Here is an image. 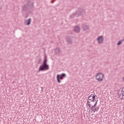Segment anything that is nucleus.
<instances>
[{"label": "nucleus", "mask_w": 124, "mask_h": 124, "mask_svg": "<svg viewBox=\"0 0 124 124\" xmlns=\"http://www.w3.org/2000/svg\"><path fill=\"white\" fill-rule=\"evenodd\" d=\"M95 78L97 81H99V82H101L104 78V75L101 73H97L95 76Z\"/></svg>", "instance_id": "nucleus-3"}, {"label": "nucleus", "mask_w": 124, "mask_h": 124, "mask_svg": "<svg viewBox=\"0 0 124 124\" xmlns=\"http://www.w3.org/2000/svg\"><path fill=\"white\" fill-rule=\"evenodd\" d=\"M56 78L58 83H61V80H60H60H62V79H63V78L61 77V75L59 74L57 75Z\"/></svg>", "instance_id": "nucleus-11"}, {"label": "nucleus", "mask_w": 124, "mask_h": 124, "mask_svg": "<svg viewBox=\"0 0 124 124\" xmlns=\"http://www.w3.org/2000/svg\"><path fill=\"white\" fill-rule=\"evenodd\" d=\"M103 36H99L97 38V41L98 43L101 44L102 42H103Z\"/></svg>", "instance_id": "nucleus-9"}, {"label": "nucleus", "mask_w": 124, "mask_h": 124, "mask_svg": "<svg viewBox=\"0 0 124 124\" xmlns=\"http://www.w3.org/2000/svg\"><path fill=\"white\" fill-rule=\"evenodd\" d=\"M119 95L118 96L121 99H123V98H124V93H119Z\"/></svg>", "instance_id": "nucleus-15"}, {"label": "nucleus", "mask_w": 124, "mask_h": 124, "mask_svg": "<svg viewBox=\"0 0 124 124\" xmlns=\"http://www.w3.org/2000/svg\"><path fill=\"white\" fill-rule=\"evenodd\" d=\"M51 3H54V0L51 1Z\"/></svg>", "instance_id": "nucleus-20"}, {"label": "nucleus", "mask_w": 124, "mask_h": 124, "mask_svg": "<svg viewBox=\"0 0 124 124\" xmlns=\"http://www.w3.org/2000/svg\"><path fill=\"white\" fill-rule=\"evenodd\" d=\"M49 70V65L47 64V59H45L44 61L43 65L40 66L38 72H40V71H44V70Z\"/></svg>", "instance_id": "nucleus-2"}, {"label": "nucleus", "mask_w": 124, "mask_h": 124, "mask_svg": "<svg viewBox=\"0 0 124 124\" xmlns=\"http://www.w3.org/2000/svg\"><path fill=\"white\" fill-rule=\"evenodd\" d=\"M31 18H29L28 20H27L25 22V25H31Z\"/></svg>", "instance_id": "nucleus-13"}, {"label": "nucleus", "mask_w": 124, "mask_h": 124, "mask_svg": "<svg viewBox=\"0 0 124 124\" xmlns=\"http://www.w3.org/2000/svg\"><path fill=\"white\" fill-rule=\"evenodd\" d=\"M82 28L83 29V31H89V26L84 24L82 25Z\"/></svg>", "instance_id": "nucleus-10"}, {"label": "nucleus", "mask_w": 124, "mask_h": 124, "mask_svg": "<svg viewBox=\"0 0 124 124\" xmlns=\"http://www.w3.org/2000/svg\"><path fill=\"white\" fill-rule=\"evenodd\" d=\"M92 111H93V112H95V111H98V109H99V108H98V107L97 108H93V107H92Z\"/></svg>", "instance_id": "nucleus-16"}, {"label": "nucleus", "mask_w": 124, "mask_h": 124, "mask_svg": "<svg viewBox=\"0 0 124 124\" xmlns=\"http://www.w3.org/2000/svg\"><path fill=\"white\" fill-rule=\"evenodd\" d=\"M124 93V88H120L118 92V95H120V93Z\"/></svg>", "instance_id": "nucleus-12"}, {"label": "nucleus", "mask_w": 124, "mask_h": 124, "mask_svg": "<svg viewBox=\"0 0 124 124\" xmlns=\"http://www.w3.org/2000/svg\"><path fill=\"white\" fill-rule=\"evenodd\" d=\"M42 62V59H41V58H39L38 60V63H41Z\"/></svg>", "instance_id": "nucleus-18"}, {"label": "nucleus", "mask_w": 124, "mask_h": 124, "mask_svg": "<svg viewBox=\"0 0 124 124\" xmlns=\"http://www.w3.org/2000/svg\"><path fill=\"white\" fill-rule=\"evenodd\" d=\"M66 41L68 44H72V39L70 36H67L66 37Z\"/></svg>", "instance_id": "nucleus-8"}, {"label": "nucleus", "mask_w": 124, "mask_h": 124, "mask_svg": "<svg viewBox=\"0 0 124 124\" xmlns=\"http://www.w3.org/2000/svg\"><path fill=\"white\" fill-rule=\"evenodd\" d=\"M41 89H42V90H43V87H41Z\"/></svg>", "instance_id": "nucleus-21"}, {"label": "nucleus", "mask_w": 124, "mask_h": 124, "mask_svg": "<svg viewBox=\"0 0 124 124\" xmlns=\"http://www.w3.org/2000/svg\"><path fill=\"white\" fill-rule=\"evenodd\" d=\"M74 31H76V32H79L80 31V27L76 26L74 28Z\"/></svg>", "instance_id": "nucleus-14"}, {"label": "nucleus", "mask_w": 124, "mask_h": 124, "mask_svg": "<svg viewBox=\"0 0 124 124\" xmlns=\"http://www.w3.org/2000/svg\"><path fill=\"white\" fill-rule=\"evenodd\" d=\"M61 75V77H62L63 78H64V77H65L66 76L65 74H64V73L62 74L61 75Z\"/></svg>", "instance_id": "nucleus-19"}, {"label": "nucleus", "mask_w": 124, "mask_h": 124, "mask_svg": "<svg viewBox=\"0 0 124 124\" xmlns=\"http://www.w3.org/2000/svg\"><path fill=\"white\" fill-rule=\"evenodd\" d=\"M124 39H123V40H121L118 41L117 45L119 46V45H121V44H122V43H123V41H124Z\"/></svg>", "instance_id": "nucleus-17"}, {"label": "nucleus", "mask_w": 124, "mask_h": 124, "mask_svg": "<svg viewBox=\"0 0 124 124\" xmlns=\"http://www.w3.org/2000/svg\"><path fill=\"white\" fill-rule=\"evenodd\" d=\"M95 99H98L97 96L94 94H92L88 97L87 101H91Z\"/></svg>", "instance_id": "nucleus-6"}, {"label": "nucleus", "mask_w": 124, "mask_h": 124, "mask_svg": "<svg viewBox=\"0 0 124 124\" xmlns=\"http://www.w3.org/2000/svg\"><path fill=\"white\" fill-rule=\"evenodd\" d=\"M33 3L31 1H28L27 4L24 5L22 9L23 13L27 14V13L32 12V11H33Z\"/></svg>", "instance_id": "nucleus-1"}, {"label": "nucleus", "mask_w": 124, "mask_h": 124, "mask_svg": "<svg viewBox=\"0 0 124 124\" xmlns=\"http://www.w3.org/2000/svg\"><path fill=\"white\" fill-rule=\"evenodd\" d=\"M54 53L56 54V55L59 56V55L62 54V49L59 47H56L54 50Z\"/></svg>", "instance_id": "nucleus-7"}, {"label": "nucleus", "mask_w": 124, "mask_h": 124, "mask_svg": "<svg viewBox=\"0 0 124 124\" xmlns=\"http://www.w3.org/2000/svg\"><path fill=\"white\" fill-rule=\"evenodd\" d=\"M84 14H86V12H85L84 11L83 12L80 11H77L75 14H73L72 16H70V18H74V17H78V16H80V15H82V16L84 15Z\"/></svg>", "instance_id": "nucleus-5"}, {"label": "nucleus", "mask_w": 124, "mask_h": 124, "mask_svg": "<svg viewBox=\"0 0 124 124\" xmlns=\"http://www.w3.org/2000/svg\"><path fill=\"white\" fill-rule=\"evenodd\" d=\"M98 101V99H96L95 100H93L92 101H87V103L89 107H95V105L97 104Z\"/></svg>", "instance_id": "nucleus-4"}]
</instances>
